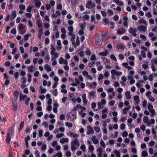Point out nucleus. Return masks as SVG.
<instances>
[{"instance_id": "nucleus-17", "label": "nucleus", "mask_w": 157, "mask_h": 157, "mask_svg": "<svg viewBox=\"0 0 157 157\" xmlns=\"http://www.w3.org/2000/svg\"><path fill=\"white\" fill-rule=\"evenodd\" d=\"M134 100L135 101V105H138L139 104L140 100L139 96H135L134 98Z\"/></svg>"}, {"instance_id": "nucleus-25", "label": "nucleus", "mask_w": 157, "mask_h": 157, "mask_svg": "<svg viewBox=\"0 0 157 157\" xmlns=\"http://www.w3.org/2000/svg\"><path fill=\"white\" fill-rule=\"evenodd\" d=\"M130 108V106H128L124 108L123 109L122 113L124 114H126L127 113V111L129 110Z\"/></svg>"}, {"instance_id": "nucleus-50", "label": "nucleus", "mask_w": 157, "mask_h": 157, "mask_svg": "<svg viewBox=\"0 0 157 157\" xmlns=\"http://www.w3.org/2000/svg\"><path fill=\"white\" fill-rule=\"evenodd\" d=\"M31 35L30 34H26L24 36V40H27L29 39V37Z\"/></svg>"}, {"instance_id": "nucleus-9", "label": "nucleus", "mask_w": 157, "mask_h": 157, "mask_svg": "<svg viewBox=\"0 0 157 157\" xmlns=\"http://www.w3.org/2000/svg\"><path fill=\"white\" fill-rule=\"evenodd\" d=\"M88 98L89 100H91L95 98L96 92L94 91H92L88 92Z\"/></svg>"}, {"instance_id": "nucleus-6", "label": "nucleus", "mask_w": 157, "mask_h": 157, "mask_svg": "<svg viewBox=\"0 0 157 157\" xmlns=\"http://www.w3.org/2000/svg\"><path fill=\"white\" fill-rule=\"evenodd\" d=\"M137 31V29L135 28H133L132 27H130L128 29V32L132 35L136 36L137 35L136 32Z\"/></svg>"}, {"instance_id": "nucleus-60", "label": "nucleus", "mask_w": 157, "mask_h": 157, "mask_svg": "<svg viewBox=\"0 0 157 157\" xmlns=\"http://www.w3.org/2000/svg\"><path fill=\"white\" fill-rule=\"evenodd\" d=\"M149 100L150 101H151V102H154L155 101V99L151 95L150 96L148 97Z\"/></svg>"}, {"instance_id": "nucleus-52", "label": "nucleus", "mask_w": 157, "mask_h": 157, "mask_svg": "<svg viewBox=\"0 0 157 157\" xmlns=\"http://www.w3.org/2000/svg\"><path fill=\"white\" fill-rule=\"evenodd\" d=\"M51 50L50 52V54L51 55H54V54L56 53V52L55 49V48L51 47Z\"/></svg>"}, {"instance_id": "nucleus-62", "label": "nucleus", "mask_w": 157, "mask_h": 157, "mask_svg": "<svg viewBox=\"0 0 157 157\" xmlns=\"http://www.w3.org/2000/svg\"><path fill=\"white\" fill-rule=\"evenodd\" d=\"M31 129H32L31 128L30 126H28L25 130L26 132V133H28V132H29Z\"/></svg>"}, {"instance_id": "nucleus-21", "label": "nucleus", "mask_w": 157, "mask_h": 157, "mask_svg": "<svg viewBox=\"0 0 157 157\" xmlns=\"http://www.w3.org/2000/svg\"><path fill=\"white\" fill-rule=\"evenodd\" d=\"M96 138V136H93L91 138V139L92 140L94 144H97L99 142L98 140Z\"/></svg>"}, {"instance_id": "nucleus-20", "label": "nucleus", "mask_w": 157, "mask_h": 157, "mask_svg": "<svg viewBox=\"0 0 157 157\" xmlns=\"http://www.w3.org/2000/svg\"><path fill=\"white\" fill-rule=\"evenodd\" d=\"M117 48L118 50L123 51L124 48V46L122 44H119L117 46Z\"/></svg>"}, {"instance_id": "nucleus-36", "label": "nucleus", "mask_w": 157, "mask_h": 157, "mask_svg": "<svg viewBox=\"0 0 157 157\" xmlns=\"http://www.w3.org/2000/svg\"><path fill=\"white\" fill-rule=\"evenodd\" d=\"M27 97V96L25 95H21L20 94V101H21L22 100H24Z\"/></svg>"}, {"instance_id": "nucleus-11", "label": "nucleus", "mask_w": 157, "mask_h": 157, "mask_svg": "<svg viewBox=\"0 0 157 157\" xmlns=\"http://www.w3.org/2000/svg\"><path fill=\"white\" fill-rule=\"evenodd\" d=\"M111 74L115 75L117 76H120L122 75V72L121 71H117L115 69L112 70L111 71Z\"/></svg>"}, {"instance_id": "nucleus-38", "label": "nucleus", "mask_w": 157, "mask_h": 157, "mask_svg": "<svg viewBox=\"0 0 157 157\" xmlns=\"http://www.w3.org/2000/svg\"><path fill=\"white\" fill-rule=\"evenodd\" d=\"M97 85V84L96 82H94L91 83L90 88H95Z\"/></svg>"}, {"instance_id": "nucleus-64", "label": "nucleus", "mask_w": 157, "mask_h": 157, "mask_svg": "<svg viewBox=\"0 0 157 157\" xmlns=\"http://www.w3.org/2000/svg\"><path fill=\"white\" fill-rule=\"evenodd\" d=\"M125 125L124 124L122 123L120 125V128L121 130H124V129L125 128Z\"/></svg>"}, {"instance_id": "nucleus-27", "label": "nucleus", "mask_w": 157, "mask_h": 157, "mask_svg": "<svg viewBox=\"0 0 157 157\" xmlns=\"http://www.w3.org/2000/svg\"><path fill=\"white\" fill-rule=\"evenodd\" d=\"M11 140L10 134L9 132H8L6 137V141L7 143H9Z\"/></svg>"}, {"instance_id": "nucleus-53", "label": "nucleus", "mask_w": 157, "mask_h": 157, "mask_svg": "<svg viewBox=\"0 0 157 157\" xmlns=\"http://www.w3.org/2000/svg\"><path fill=\"white\" fill-rule=\"evenodd\" d=\"M96 59V56L95 54H93L91 56L90 60L91 61L95 60Z\"/></svg>"}, {"instance_id": "nucleus-33", "label": "nucleus", "mask_w": 157, "mask_h": 157, "mask_svg": "<svg viewBox=\"0 0 157 157\" xmlns=\"http://www.w3.org/2000/svg\"><path fill=\"white\" fill-rule=\"evenodd\" d=\"M36 24H37V26L39 28H42L41 23L40 20L38 19L36 21Z\"/></svg>"}, {"instance_id": "nucleus-56", "label": "nucleus", "mask_w": 157, "mask_h": 157, "mask_svg": "<svg viewBox=\"0 0 157 157\" xmlns=\"http://www.w3.org/2000/svg\"><path fill=\"white\" fill-rule=\"evenodd\" d=\"M113 90L114 88L112 87L108 88L106 90L108 93H112L113 91Z\"/></svg>"}, {"instance_id": "nucleus-43", "label": "nucleus", "mask_w": 157, "mask_h": 157, "mask_svg": "<svg viewBox=\"0 0 157 157\" xmlns=\"http://www.w3.org/2000/svg\"><path fill=\"white\" fill-rule=\"evenodd\" d=\"M155 121L154 119H151L148 123L147 125L150 126L151 124H153L155 123Z\"/></svg>"}, {"instance_id": "nucleus-48", "label": "nucleus", "mask_w": 157, "mask_h": 157, "mask_svg": "<svg viewBox=\"0 0 157 157\" xmlns=\"http://www.w3.org/2000/svg\"><path fill=\"white\" fill-rule=\"evenodd\" d=\"M79 106L80 109H81V110L79 112H83V111H85L86 109V107H82L79 104L77 106Z\"/></svg>"}, {"instance_id": "nucleus-41", "label": "nucleus", "mask_w": 157, "mask_h": 157, "mask_svg": "<svg viewBox=\"0 0 157 157\" xmlns=\"http://www.w3.org/2000/svg\"><path fill=\"white\" fill-rule=\"evenodd\" d=\"M40 93L42 94L43 93H45L47 91V90L46 89L42 88V86H40Z\"/></svg>"}, {"instance_id": "nucleus-58", "label": "nucleus", "mask_w": 157, "mask_h": 157, "mask_svg": "<svg viewBox=\"0 0 157 157\" xmlns=\"http://www.w3.org/2000/svg\"><path fill=\"white\" fill-rule=\"evenodd\" d=\"M82 75L85 78L89 75L88 73L86 71H83L82 72Z\"/></svg>"}, {"instance_id": "nucleus-55", "label": "nucleus", "mask_w": 157, "mask_h": 157, "mask_svg": "<svg viewBox=\"0 0 157 157\" xmlns=\"http://www.w3.org/2000/svg\"><path fill=\"white\" fill-rule=\"evenodd\" d=\"M140 53L141 56L143 58H145L146 57V53L145 52L142 50L140 52Z\"/></svg>"}, {"instance_id": "nucleus-15", "label": "nucleus", "mask_w": 157, "mask_h": 157, "mask_svg": "<svg viewBox=\"0 0 157 157\" xmlns=\"http://www.w3.org/2000/svg\"><path fill=\"white\" fill-rule=\"evenodd\" d=\"M68 30L69 31L68 33V35H71L72 34H73L74 28L72 26H69L68 27Z\"/></svg>"}, {"instance_id": "nucleus-47", "label": "nucleus", "mask_w": 157, "mask_h": 157, "mask_svg": "<svg viewBox=\"0 0 157 157\" xmlns=\"http://www.w3.org/2000/svg\"><path fill=\"white\" fill-rule=\"evenodd\" d=\"M64 136L63 133H58L56 135V137L57 138L59 139L61 137H62Z\"/></svg>"}, {"instance_id": "nucleus-1", "label": "nucleus", "mask_w": 157, "mask_h": 157, "mask_svg": "<svg viewBox=\"0 0 157 157\" xmlns=\"http://www.w3.org/2000/svg\"><path fill=\"white\" fill-rule=\"evenodd\" d=\"M70 36H71V40L72 42V45L74 46L75 47H76L77 46H78L80 43L79 40V38L78 36L76 38V42L75 41V35L74 33L72 34L71 35H68Z\"/></svg>"}, {"instance_id": "nucleus-3", "label": "nucleus", "mask_w": 157, "mask_h": 157, "mask_svg": "<svg viewBox=\"0 0 157 157\" xmlns=\"http://www.w3.org/2000/svg\"><path fill=\"white\" fill-rule=\"evenodd\" d=\"M18 31L21 35H23L26 32V27L25 25L21 23H20L17 27Z\"/></svg>"}, {"instance_id": "nucleus-42", "label": "nucleus", "mask_w": 157, "mask_h": 157, "mask_svg": "<svg viewBox=\"0 0 157 157\" xmlns=\"http://www.w3.org/2000/svg\"><path fill=\"white\" fill-rule=\"evenodd\" d=\"M143 121L145 123H146L148 124V123L149 122L148 118L147 117H144L143 119Z\"/></svg>"}, {"instance_id": "nucleus-5", "label": "nucleus", "mask_w": 157, "mask_h": 157, "mask_svg": "<svg viewBox=\"0 0 157 157\" xmlns=\"http://www.w3.org/2000/svg\"><path fill=\"white\" fill-rule=\"evenodd\" d=\"M106 103V101L105 99L101 100L100 102H98V106L99 109H100L103 108L104 105Z\"/></svg>"}, {"instance_id": "nucleus-7", "label": "nucleus", "mask_w": 157, "mask_h": 157, "mask_svg": "<svg viewBox=\"0 0 157 157\" xmlns=\"http://www.w3.org/2000/svg\"><path fill=\"white\" fill-rule=\"evenodd\" d=\"M95 6L94 3H92L91 1H88L86 4V7L87 8H93Z\"/></svg>"}, {"instance_id": "nucleus-23", "label": "nucleus", "mask_w": 157, "mask_h": 157, "mask_svg": "<svg viewBox=\"0 0 157 157\" xmlns=\"http://www.w3.org/2000/svg\"><path fill=\"white\" fill-rule=\"evenodd\" d=\"M69 136L71 137H73L75 139L79 136V135L78 134H75L73 132H71L70 133Z\"/></svg>"}, {"instance_id": "nucleus-30", "label": "nucleus", "mask_w": 157, "mask_h": 157, "mask_svg": "<svg viewBox=\"0 0 157 157\" xmlns=\"http://www.w3.org/2000/svg\"><path fill=\"white\" fill-rule=\"evenodd\" d=\"M43 34V31L42 29H40L38 31V38L40 39H41V36Z\"/></svg>"}, {"instance_id": "nucleus-63", "label": "nucleus", "mask_w": 157, "mask_h": 157, "mask_svg": "<svg viewBox=\"0 0 157 157\" xmlns=\"http://www.w3.org/2000/svg\"><path fill=\"white\" fill-rule=\"evenodd\" d=\"M146 16L148 18L151 17L152 15L151 12H148L145 14Z\"/></svg>"}, {"instance_id": "nucleus-10", "label": "nucleus", "mask_w": 157, "mask_h": 157, "mask_svg": "<svg viewBox=\"0 0 157 157\" xmlns=\"http://www.w3.org/2000/svg\"><path fill=\"white\" fill-rule=\"evenodd\" d=\"M87 131L86 132V134L89 135L90 134H94V131L92 127L90 126H88L87 127Z\"/></svg>"}, {"instance_id": "nucleus-4", "label": "nucleus", "mask_w": 157, "mask_h": 157, "mask_svg": "<svg viewBox=\"0 0 157 157\" xmlns=\"http://www.w3.org/2000/svg\"><path fill=\"white\" fill-rule=\"evenodd\" d=\"M153 107L152 105L148 104L147 108L149 111L151 113L150 115L151 116H154L155 115V110L153 109Z\"/></svg>"}, {"instance_id": "nucleus-16", "label": "nucleus", "mask_w": 157, "mask_h": 157, "mask_svg": "<svg viewBox=\"0 0 157 157\" xmlns=\"http://www.w3.org/2000/svg\"><path fill=\"white\" fill-rule=\"evenodd\" d=\"M82 98L83 100V103L86 105H87L88 102L87 100L86 99V94H83L82 96Z\"/></svg>"}, {"instance_id": "nucleus-61", "label": "nucleus", "mask_w": 157, "mask_h": 157, "mask_svg": "<svg viewBox=\"0 0 157 157\" xmlns=\"http://www.w3.org/2000/svg\"><path fill=\"white\" fill-rule=\"evenodd\" d=\"M19 9L21 10H24L25 8V6L23 4L20 5L19 6Z\"/></svg>"}, {"instance_id": "nucleus-59", "label": "nucleus", "mask_w": 157, "mask_h": 157, "mask_svg": "<svg viewBox=\"0 0 157 157\" xmlns=\"http://www.w3.org/2000/svg\"><path fill=\"white\" fill-rule=\"evenodd\" d=\"M104 78V76H103V75L102 74H101L99 75V77L98 78V81H100Z\"/></svg>"}, {"instance_id": "nucleus-49", "label": "nucleus", "mask_w": 157, "mask_h": 157, "mask_svg": "<svg viewBox=\"0 0 157 157\" xmlns=\"http://www.w3.org/2000/svg\"><path fill=\"white\" fill-rule=\"evenodd\" d=\"M95 42L97 44L99 45H100L101 44V41L98 38H97L95 39Z\"/></svg>"}, {"instance_id": "nucleus-51", "label": "nucleus", "mask_w": 157, "mask_h": 157, "mask_svg": "<svg viewBox=\"0 0 157 157\" xmlns=\"http://www.w3.org/2000/svg\"><path fill=\"white\" fill-rule=\"evenodd\" d=\"M51 60L52 61V65L54 66L57 64V62L55 60V59L54 58L52 57L51 59Z\"/></svg>"}, {"instance_id": "nucleus-45", "label": "nucleus", "mask_w": 157, "mask_h": 157, "mask_svg": "<svg viewBox=\"0 0 157 157\" xmlns=\"http://www.w3.org/2000/svg\"><path fill=\"white\" fill-rule=\"evenodd\" d=\"M86 54L88 56H90L91 54V52L89 48H87L85 52Z\"/></svg>"}, {"instance_id": "nucleus-54", "label": "nucleus", "mask_w": 157, "mask_h": 157, "mask_svg": "<svg viewBox=\"0 0 157 157\" xmlns=\"http://www.w3.org/2000/svg\"><path fill=\"white\" fill-rule=\"evenodd\" d=\"M141 155L143 157H146L148 155V154L146 151H144L142 152Z\"/></svg>"}, {"instance_id": "nucleus-39", "label": "nucleus", "mask_w": 157, "mask_h": 157, "mask_svg": "<svg viewBox=\"0 0 157 157\" xmlns=\"http://www.w3.org/2000/svg\"><path fill=\"white\" fill-rule=\"evenodd\" d=\"M86 26V23L85 22H84L82 24H81L80 25V27L81 29L82 30H84L85 29V27Z\"/></svg>"}, {"instance_id": "nucleus-12", "label": "nucleus", "mask_w": 157, "mask_h": 157, "mask_svg": "<svg viewBox=\"0 0 157 157\" xmlns=\"http://www.w3.org/2000/svg\"><path fill=\"white\" fill-rule=\"evenodd\" d=\"M97 151L98 152V157H102V149L101 147H99L97 150Z\"/></svg>"}, {"instance_id": "nucleus-46", "label": "nucleus", "mask_w": 157, "mask_h": 157, "mask_svg": "<svg viewBox=\"0 0 157 157\" xmlns=\"http://www.w3.org/2000/svg\"><path fill=\"white\" fill-rule=\"evenodd\" d=\"M65 125L68 128H72L73 126L72 124L70 122H67L65 123Z\"/></svg>"}, {"instance_id": "nucleus-34", "label": "nucleus", "mask_w": 157, "mask_h": 157, "mask_svg": "<svg viewBox=\"0 0 157 157\" xmlns=\"http://www.w3.org/2000/svg\"><path fill=\"white\" fill-rule=\"evenodd\" d=\"M50 59V57L49 55L48 54H47L46 55V56L45 57V58H44V61H45V62H46V63L48 62L49 61Z\"/></svg>"}, {"instance_id": "nucleus-18", "label": "nucleus", "mask_w": 157, "mask_h": 157, "mask_svg": "<svg viewBox=\"0 0 157 157\" xmlns=\"http://www.w3.org/2000/svg\"><path fill=\"white\" fill-rule=\"evenodd\" d=\"M17 16V14L15 10H13L12 14L10 15V19L11 20L14 19Z\"/></svg>"}, {"instance_id": "nucleus-24", "label": "nucleus", "mask_w": 157, "mask_h": 157, "mask_svg": "<svg viewBox=\"0 0 157 157\" xmlns=\"http://www.w3.org/2000/svg\"><path fill=\"white\" fill-rule=\"evenodd\" d=\"M44 67V69L47 71V72H49L52 70L51 67L48 64H46Z\"/></svg>"}, {"instance_id": "nucleus-19", "label": "nucleus", "mask_w": 157, "mask_h": 157, "mask_svg": "<svg viewBox=\"0 0 157 157\" xmlns=\"http://www.w3.org/2000/svg\"><path fill=\"white\" fill-rule=\"evenodd\" d=\"M125 32V29L122 28H121L117 31V33L119 35H122Z\"/></svg>"}, {"instance_id": "nucleus-26", "label": "nucleus", "mask_w": 157, "mask_h": 157, "mask_svg": "<svg viewBox=\"0 0 157 157\" xmlns=\"http://www.w3.org/2000/svg\"><path fill=\"white\" fill-rule=\"evenodd\" d=\"M68 139L66 138H62L60 139L59 142L61 144H64L65 143H67L68 142Z\"/></svg>"}, {"instance_id": "nucleus-31", "label": "nucleus", "mask_w": 157, "mask_h": 157, "mask_svg": "<svg viewBox=\"0 0 157 157\" xmlns=\"http://www.w3.org/2000/svg\"><path fill=\"white\" fill-rule=\"evenodd\" d=\"M125 96L126 98L128 99H129L131 98V96L130 94V92L129 91H127L125 92Z\"/></svg>"}, {"instance_id": "nucleus-8", "label": "nucleus", "mask_w": 157, "mask_h": 157, "mask_svg": "<svg viewBox=\"0 0 157 157\" xmlns=\"http://www.w3.org/2000/svg\"><path fill=\"white\" fill-rule=\"evenodd\" d=\"M147 27L146 26L141 25L137 28V29L140 32H145L147 31Z\"/></svg>"}, {"instance_id": "nucleus-37", "label": "nucleus", "mask_w": 157, "mask_h": 157, "mask_svg": "<svg viewBox=\"0 0 157 157\" xmlns=\"http://www.w3.org/2000/svg\"><path fill=\"white\" fill-rule=\"evenodd\" d=\"M139 22L140 23L146 25H147V24L146 21L145 20H144L143 19H142L140 20L139 21Z\"/></svg>"}, {"instance_id": "nucleus-40", "label": "nucleus", "mask_w": 157, "mask_h": 157, "mask_svg": "<svg viewBox=\"0 0 157 157\" xmlns=\"http://www.w3.org/2000/svg\"><path fill=\"white\" fill-rule=\"evenodd\" d=\"M19 94V92L18 91L15 90L13 93V95L14 97H16V99L18 98Z\"/></svg>"}, {"instance_id": "nucleus-32", "label": "nucleus", "mask_w": 157, "mask_h": 157, "mask_svg": "<svg viewBox=\"0 0 157 157\" xmlns=\"http://www.w3.org/2000/svg\"><path fill=\"white\" fill-rule=\"evenodd\" d=\"M80 148L84 152H85L86 151V147L84 144L81 145L80 147Z\"/></svg>"}, {"instance_id": "nucleus-29", "label": "nucleus", "mask_w": 157, "mask_h": 157, "mask_svg": "<svg viewBox=\"0 0 157 157\" xmlns=\"http://www.w3.org/2000/svg\"><path fill=\"white\" fill-rule=\"evenodd\" d=\"M108 50H106L105 52H100L99 54L100 56H106L108 54Z\"/></svg>"}, {"instance_id": "nucleus-22", "label": "nucleus", "mask_w": 157, "mask_h": 157, "mask_svg": "<svg viewBox=\"0 0 157 157\" xmlns=\"http://www.w3.org/2000/svg\"><path fill=\"white\" fill-rule=\"evenodd\" d=\"M35 70L34 66L33 65L29 66L28 67V71L30 72H33Z\"/></svg>"}, {"instance_id": "nucleus-13", "label": "nucleus", "mask_w": 157, "mask_h": 157, "mask_svg": "<svg viewBox=\"0 0 157 157\" xmlns=\"http://www.w3.org/2000/svg\"><path fill=\"white\" fill-rule=\"evenodd\" d=\"M59 104L57 102H56L53 105V111L56 113H57V109L59 107Z\"/></svg>"}, {"instance_id": "nucleus-35", "label": "nucleus", "mask_w": 157, "mask_h": 157, "mask_svg": "<svg viewBox=\"0 0 157 157\" xmlns=\"http://www.w3.org/2000/svg\"><path fill=\"white\" fill-rule=\"evenodd\" d=\"M51 92H52V93L53 95L55 96H57L58 94V93L57 92V89H55L54 90H51Z\"/></svg>"}, {"instance_id": "nucleus-44", "label": "nucleus", "mask_w": 157, "mask_h": 157, "mask_svg": "<svg viewBox=\"0 0 157 157\" xmlns=\"http://www.w3.org/2000/svg\"><path fill=\"white\" fill-rule=\"evenodd\" d=\"M100 144L101 147L104 148H105L106 147V145L105 143L103 140H101Z\"/></svg>"}, {"instance_id": "nucleus-57", "label": "nucleus", "mask_w": 157, "mask_h": 157, "mask_svg": "<svg viewBox=\"0 0 157 157\" xmlns=\"http://www.w3.org/2000/svg\"><path fill=\"white\" fill-rule=\"evenodd\" d=\"M41 3L40 1H38L36 2L35 6L37 7H40L41 5Z\"/></svg>"}, {"instance_id": "nucleus-14", "label": "nucleus", "mask_w": 157, "mask_h": 157, "mask_svg": "<svg viewBox=\"0 0 157 157\" xmlns=\"http://www.w3.org/2000/svg\"><path fill=\"white\" fill-rule=\"evenodd\" d=\"M155 34L153 33H150L148 34V36L151 38V40L152 41L155 40L157 38V37L154 36Z\"/></svg>"}, {"instance_id": "nucleus-28", "label": "nucleus", "mask_w": 157, "mask_h": 157, "mask_svg": "<svg viewBox=\"0 0 157 157\" xmlns=\"http://www.w3.org/2000/svg\"><path fill=\"white\" fill-rule=\"evenodd\" d=\"M113 153L115 154L117 157H120V151L115 149L113 151Z\"/></svg>"}, {"instance_id": "nucleus-2", "label": "nucleus", "mask_w": 157, "mask_h": 157, "mask_svg": "<svg viewBox=\"0 0 157 157\" xmlns=\"http://www.w3.org/2000/svg\"><path fill=\"white\" fill-rule=\"evenodd\" d=\"M79 146V140L75 138L72 140L71 143V149L72 151H74L76 150Z\"/></svg>"}]
</instances>
